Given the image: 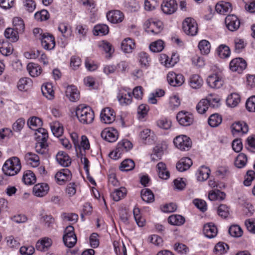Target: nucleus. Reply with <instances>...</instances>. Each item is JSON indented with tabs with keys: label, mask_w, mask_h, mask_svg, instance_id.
<instances>
[{
	"label": "nucleus",
	"mask_w": 255,
	"mask_h": 255,
	"mask_svg": "<svg viewBox=\"0 0 255 255\" xmlns=\"http://www.w3.org/2000/svg\"><path fill=\"white\" fill-rule=\"evenodd\" d=\"M39 39L41 40L42 47L46 50L53 49L55 46L54 37L49 33H43Z\"/></svg>",
	"instance_id": "4468645a"
},
{
	"label": "nucleus",
	"mask_w": 255,
	"mask_h": 255,
	"mask_svg": "<svg viewBox=\"0 0 255 255\" xmlns=\"http://www.w3.org/2000/svg\"><path fill=\"white\" fill-rule=\"evenodd\" d=\"M41 92L43 96L49 100L53 99L54 97L53 86L51 83H47L42 85Z\"/></svg>",
	"instance_id": "7c9ffc66"
},
{
	"label": "nucleus",
	"mask_w": 255,
	"mask_h": 255,
	"mask_svg": "<svg viewBox=\"0 0 255 255\" xmlns=\"http://www.w3.org/2000/svg\"><path fill=\"white\" fill-rule=\"evenodd\" d=\"M225 197L226 194L219 190H212L208 194V198L211 201L223 200Z\"/></svg>",
	"instance_id": "79ce46f5"
},
{
	"label": "nucleus",
	"mask_w": 255,
	"mask_h": 255,
	"mask_svg": "<svg viewBox=\"0 0 255 255\" xmlns=\"http://www.w3.org/2000/svg\"><path fill=\"white\" fill-rule=\"evenodd\" d=\"M156 124L159 128L163 129H168L171 127V122L165 118H162L158 120Z\"/></svg>",
	"instance_id": "052dcab7"
},
{
	"label": "nucleus",
	"mask_w": 255,
	"mask_h": 255,
	"mask_svg": "<svg viewBox=\"0 0 255 255\" xmlns=\"http://www.w3.org/2000/svg\"><path fill=\"white\" fill-rule=\"evenodd\" d=\"M141 197L143 201L151 203L154 201V195L152 192L148 189H142L141 191Z\"/></svg>",
	"instance_id": "de8ad7c7"
},
{
	"label": "nucleus",
	"mask_w": 255,
	"mask_h": 255,
	"mask_svg": "<svg viewBox=\"0 0 255 255\" xmlns=\"http://www.w3.org/2000/svg\"><path fill=\"white\" fill-rule=\"evenodd\" d=\"M47 147V143L46 141H38L35 145V150L36 152L40 154H43L46 152Z\"/></svg>",
	"instance_id": "69168bd1"
},
{
	"label": "nucleus",
	"mask_w": 255,
	"mask_h": 255,
	"mask_svg": "<svg viewBox=\"0 0 255 255\" xmlns=\"http://www.w3.org/2000/svg\"><path fill=\"white\" fill-rule=\"evenodd\" d=\"M49 190L47 184L43 183L36 184L33 189V192L37 197H43L47 194Z\"/></svg>",
	"instance_id": "4be33fe9"
},
{
	"label": "nucleus",
	"mask_w": 255,
	"mask_h": 255,
	"mask_svg": "<svg viewBox=\"0 0 255 255\" xmlns=\"http://www.w3.org/2000/svg\"><path fill=\"white\" fill-rule=\"evenodd\" d=\"M117 146L122 151L123 153L127 152L132 147V144L130 141L128 139H124L119 142Z\"/></svg>",
	"instance_id": "6e6d98bb"
},
{
	"label": "nucleus",
	"mask_w": 255,
	"mask_h": 255,
	"mask_svg": "<svg viewBox=\"0 0 255 255\" xmlns=\"http://www.w3.org/2000/svg\"><path fill=\"white\" fill-rule=\"evenodd\" d=\"M13 29L18 31L20 33L24 32L25 25L23 20L18 17H15L13 19Z\"/></svg>",
	"instance_id": "37998d69"
},
{
	"label": "nucleus",
	"mask_w": 255,
	"mask_h": 255,
	"mask_svg": "<svg viewBox=\"0 0 255 255\" xmlns=\"http://www.w3.org/2000/svg\"><path fill=\"white\" fill-rule=\"evenodd\" d=\"M62 218L64 221H69L72 224L77 222L78 219L77 214L71 213H64L61 215Z\"/></svg>",
	"instance_id": "bf43d9fd"
},
{
	"label": "nucleus",
	"mask_w": 255,
	"mask_h": 255,
	"mask_svg": "<svg viewBox=\"0 0 255 255\" xmlns=\"http://www.w3.org/2000/svg\"><path fill=\"white\" fill-rule=\"evenodd\" d=\"M58 29L62 36L66 38H69L72 34V27L66 23H60Z\"/></svg>",
	"instance_id": "f704fd0d"
},
{
	"label": "nucleus",
	"mask_w": 255,
	"mask_h": 255,
	"mask_svg": "<svg viewBox=\"0 0 255 255\" xmlns=\"http://www.w3.org/2000/svg\"><path fill=\"white\" fill-rule=\"evenodd\" d=\"M175 146L181 150H188L191 147L192 141L190 138L185 135L176 136L173 140Z\"/></svg>",
	"instance_id": "423d86ee"
},
{
	"label": "nucleus",
	"mask_w": 255,
	"mask_h": 255,
	"mask_svg": "<svg viewBox=\"0 0 255 255\" xmlns=\"http://www.w3.org/2000/svg\"><path fill=\"white\" fill-rule=\"evenodd\" d=\"M149 48L153 52H160L164 48V42L161 40H157L150 44Z\"/></svg>",
	"instance_id": "4d7b16f0"
},
{
	"label": "nucleus",
	"mask_w": 255,
	"mask_h": 255,
	"mask_svg": "<svg viewBox=\"0 0 255 255\" xmlns=\"http://www.w3.org/2000/svg\"><path fill=\"white\" fill-rule=\"evenodd\" d=\"M247 62L242 58H236L230 63V69L234 72H242L247 67Z\"/></svg>",
	"instance_id": "ddd939ff"
},
{
	"label": "nucleus",
	"mask_w": 255,
	"mask_h": 255,
	"mask_svg": "<svg viewBox=\"0 0 255 255\" xmlns=\"http://www.w3.org/2000/svg\"><path fill=\"white\" fill-rule=\"evenodd\" d=\"M50 128L53 134L56 137H59L63 133V128L58 122L50 124Z\"/></svg>",
	"instance_id": "603ef678"
},
{
	"label": "nucleus",
	"mask_w": 255,
	"mask_h": 255,
	"mask_svg": "<svg viewBox=\"0 0 255 255\" xmlns=\"http://www.w3.org/2000/svg\"><path fill=\"white\" fill-rule=\"evenodd\" d=\"M31 80L28 78H22L19 80L17 84L19 91H27L31 86Z\"/></svg>",
	"instance_id": "e433bc0d"
},
{
	"label": "nucleus",
	"mask_w": 255,
	"mask_h": 255,
	"mask_svg": "<svg viewBox=\"0 0 255 255\" xmlns=\"http://www.w3.org/2000/svg\"><path fill=\"white\" fill-rule=\"evenodd\" d=\"M198 48L202 54H208L210 51L211 45L206 40H201L198 44Z\"/></svg>",
	"instance_id": "a18cd8bd"
},
{
	"label": "nucleus",
	"mask_w": 255,
	"mask_h": 255,
	"mask_svg": "<svg viewBox=\"0 0 255 255\" xmlns=\"http://www.w3.org/2000/svg\"><path fill=\"white\" fill-rule=\"evenodd\" d=\"M117 99L122 106H127L132 102L131 92L129 89L122 88L119 89Z\"/></svg>",
	"instance_id": "0eeeda50"
},
{
	"label": "nucleus",
	"mask_w": 255,
	"mask_h": 255,
	"mask_svg": "<svg viewBox=\"0 0 255 255\" xmlns=\"http://www.w3.org/2000/svg\"><path fill=\"white\" fill-rule=\"evenodd\" d=\"M234 44L235 51L237 53L241 52L246 45V43L243 39L238 38L235 39Z\"/></svg>",
	"instance_id": "e2e57ef3"
},
{
	"label": "nucleus",
	"mask_w": 255,
	"mask_h": 255,
	"mask_svg": "<svg viewBox=\"0 0 255 255\" xmlns=\"http://www.w3.org/2000/svg\"><path fill=\"white\" fill-rule=\"evenodd\" d=\"M178 123L183 126L191 125L194 121L193 116L188 112L182 111L179 112L176 116Z\"/></svg>",
	"instance_id": "1a4fd4ad"
},
{
	"label": "nucleus",
	"mask_w": 255,
	"mask_h": 255,
	"mask_svg": "<svg viewBox=\"0 0 255 255\" xmlns=\"http://www.w3.org/2000/svg\"><path fill=\"white\" fill-rule=\"evenodd\" d=\"M159 177L163 179H167L170 176L169 172L167 170L166 165L162 162L157 165Z\"/></svg>",
	"instance_id": "c9c22d12"
},
{
	"label": "nucleus",
	"mask_w": 255,
	"mask_h": 255,
	"mask_svg": "<svg viewBox=\"0 0 255 255\" xmlns=\"http://www.w3.org/2000/svg\"><path fill=\"white\" fill-rule=\"evenodd\" d=\"M229 234L234 237H240L243 235V231L238 225H232L229 229Z\"/></svg>",
	"instance_id": "680f3d73"
},
{
	"label": "nucleus",
	"mask_w": 255,
	"mask_h": 255,
	"mask_svg": "<svg viewBox=\"0 0 255 255\" xmlns=\"http://www.w3.org/2000/svg\"><path fill=\"white\" fill-rule=\"evenodd\" d=\"M182 29L185 34L190 36L196 35L198 31L197 23L192 17H187L182 22Z\"/></svg>",
	"instance_id": "20e7f679"
},
{
	"label": "nucleus",
	"mask_w": 255,
	"mask_h": 255,
	"mask_svg": "<svg viewBox=\"0 0 255 255\" xmlns=\"http://www.w3.org/2000/svg\"><path fill=\"white\" fill-rule=\"evenodd\" d=\"M135 47V43L130 38H126L123 40L121 43V48L126 53H130Z\"/></svg>",
	"instance_id": "5701e85b"
},
{
	"label": "nucleus",
	"mask_w": 255,
	"mask_h": 255,
	"mask_svg": "<svg viewBox=\"0 0 255 255\" xmlns=\"http://www.w3.org/2000/svg\"><path fill=\"white\" fill-rule=\"evenodd\" d=\"M145 31L153 35L159 33L163 29L161 21L156 18H151L147 20L144 24Z\"/></svg>",
	"instance_id": "7ed1b4c3"
},
{
	"label": "nucleus",
	"mask_w": 255,
	"mask_h": 255,
	"mask_svg": "<svg viewBox=\"0 0 255 255\" xmlns=\"http://www.w3.org/2000/svg\"><path fill=\"white\" fill-rule=\"evenodd\" d=\"M137 59L141 67L147 68L149 66L151 58L148 54L143 51H141L137 54Z\"/></svg>",
	"instance_id": "c85d7f7f"
},
{
	"label": "nucleus",
	"mask_w": 255,
	"mask_h": 255,
	"mask_svg": "<svg viewBox=\"0 0 255 255\" xmlns=\"http://www.w3.org/2000/svg\"><path fill=\"white\" fill-rule=\"evenodd\" d=\"M203 84V80L198 74H193L189 78V85L192 89H199Z\"/></svg>",
	"instance_id": "393cba45"
},
{
	"label": "nucleus",
	"mask_w": 255,
	"mask_h": 255,
	"mask_svg": "<svg viewBox=\"0 0 255 255\" xmlns=\"http://www.w3.org/2000/svg\"><path fill=\"white\" fill-rule=\"evenodd\" d=\"M203 233L205 236L210 239L215 238L218 233L216 226L212 223L206 224L203 228Z\"/></svg>",
	"instance_id": "aec40b11"
},
{
	"label": "nucleus",
	"mask_w": 255,
	"mask_h": 255,
	"mask_svg": "<svg viewBox=\"0 0 255 255\" xmlns=\"http://www.w3.org/2000/svg\"><path fill=\"white\" fill-rule=\"evenodd\" d=\"M20 33L12 28H7L4 31L5 37L9 40V41L14 42L19 39L18 34Z\"/></svg>",
	"instance_id": "2f4dec72"
},
{
	"label": "nucleus",
	"mask_w": 255,
	"mask_h": 255,
	"mask_svg": "<svg viewBox=\"0 0 255 255\" xmlns=\"http://www.w3.org/2000/svg\"><path fill=\"white\" fill-rule=\"evenodd\" d=\"M23 3L25 10L29 12H33L36 8V3L33 0H25Z\"/></svg>",
	"instance_id": "338daca9"
},
{
	"label": "nucleus",
	"mask_w": 255,
	"mask_h": 255,
	"mask_svg": "<svg viewBox=\"0 0 255 255\" xmlns=\"http://www.w3.org/2000/svg\"><path fill=\"white\" fill-rule=\"evenodd\" d=\"M210 106L208 99H202L196 106V110L200 114H204Z\"/></svg>",
	"instance_id": "c03bdc74"
},
{
	"label": "nucleus",
	"mask_w": 255,
	"mask_h": 255,
	"mask_svg": "<svg viewBox=\"0 0 255 255\" xmlns=\"http://www.w3.org/2000/svg\"><path fill=\"white\" fill-rule=\"evenodd\" d=\"M219 56L222 58H228L231 54L230 48L226 45H221L217 49Z\"/></svg>",
	"instance_id": "09e8293b"
},
{
	"label": "nucleus",
	"mask_w": 255,
	"mask_h": 255,
	"mask_svg": "<svg viewBox=\"0 0 255 255\" xmlns=\"http://www.w3.org/2000/svg\"><path fill=\"white\" fill-rule=\"evenodd\" d=\"M185 218L180 215H172L168 218L169 224L174 226H181L185 223Z\"/></svg>",
	"instance_id": "58836bf2"
},
{
	"label": "nucleus",
	"mask_w": 255,
	"mask_h": 255,
	"mask_svg": "<svg viewBox=\"0 0 255 255\" xmlns=\"http://www.w3.org/2000/svg\"><path fill=\"white\" fill-rule=\"evenodd\" d=\"M177 8L178 4L175 0H164L161 4V10L166 14L174 13Z\"/></svg>",
	"instance_id": "9b49d317"
},
{
	"label": "nucleus",
	"mask_w": 255,
	"mask_h": 255,
	"mask_svg": "<svg viewBox=\"0 0 255 255\" xmlns=\"http://www.w3.org/2000/svg\"><path fill=\"white\" fill-rule=\"evenodd\" d=\"M108 20L112 23L121 22L124 19V15L120 10H115L109 11L107 14Z\"/></svg>",
	"instance_id": "6ab92c4d"
},
{
	"label": "nucleus",
	"mask_w": 255,
	"mask_h": 255,
	"mask_svg": "<svg viewBox=\"0 0 255 255\" xmlns=\"http://www.w3.org/2000/svg\"><path fill=\"white\" fill-rule=\"evenodd\" d=\"M24 159L27 163L33 167H37L40 163L39 157L35 153L27 152L24 155Z\"/></svg>",
	"instance_id": "cd10ccee"
},
{
	"label": "nucleus",
	"mask_w": 255,
	"mask_h": 255,
	"mask_svg": "<svg viewBox=\"0 0 255 255\" xmlns=\"http://www.w3.org/2000/svg\"><path fill=\"white\" fill-rule=\"evenodd\" d=\"M65 93L66 97L71 102H76L80 99L79 91L75 86H68L66 88Z\"/></svg>",
	"instance_id": "a211bd4d"
},
{
	"label": "nucleus",
	"mask_w": 255,
	"mask_h": 255,
	"mask_svg": "<svg viewBox=\"0 0 255 255\" xmlns=\"http://www.w3.org/2000/svg\"><path fill=\"white\" fill-rule=\"evenodd\" d=\"M71 174L68 169H63L58 172L55 175V178L57 183L62 185L65 182L71 179Z\"/></svg>",
	"instance_id": "f3484780"
},
{
	"label": "nucleus",
	"mask_w": 255,
	"mask_h": 255,
	"mask_svg": "<svg viewBox=\"0 0 255 255\" xmlns=\"http://www.w3.org/2000/svg\"><path fill=\"white\" fill-rule=\"evenodd\" d=\"M240 101V96L238 94L234 93L228 96L226 99V103L228 106L234 108L239 104Z\"/></svg>",
	"instance_id": "473e14b6"
},
{
	"label": "nucleus",
	"mask_w": 255,
	"mask_h": 255,
	"mask_svg": "<svg viewBox=\"0 0 255 255\" xmlns=\"http://www.w3.org/2000/svg\"><path fill=\"white\" fill-rule=\"evenodd\" d=\"M35 134L37 141H43L47 142L48 134L47 130L43 128H38L35 130Z\"/></svg>",
	"instance_id": "864d4df0"
},
{
	"label": "nucleus",
	"mask_w": 255,
	"mask_h": 255,
	"mask_svg": "<svg viewBox=\"0 0 255 255\" xmlns=\"http://www.w3.org/2000/svg\"><path fill=\"white\" fill-rule=\"evenodd\" d=\"M167 80L171 86L178 87L184 83L185 78L184 76L180 73L170 71L167 75Z\"/></svg>",
	"instance_id": "6e6552de"
},
{
	"label": "nucleus",
	"mask_w": 255,
	"mask_h": 255,
	"mask_svg": "<svg viewBox=\"0 0 255 255\" xmlns=\"http://www.w3.org/2000/svg\"><path fill=\"white\" fill-rule=\"evenodd\" d=\"M209 87L213 89L221 88L224 83V77L222 72H218L209 75L207 79Z\"/></svg>",
	"instance_id": "39448f33"
},
{
	"label": "nucleus",
	"mask_w": 255,
	"mask_h": 255,
	"mask_svg": "<svg viewBox=\"0 0 255 255\" xmlns=\"http://www.w3.org/2000/svg\"><path fill=\"white\" fill-rule=\"evenodd\" d=\"M109 31L108 26L106 24H97L94 26L93 32L95 35H105L108 33Z\"/></svg>",
	"instance_id": "a19ab883"
},
{
	"label": "nucleus",
	"mask_w": 255,
	"mask_h": 255,
	"mask_svg": "<svg viewBox=\"0 0 255 255\" xmlns=\"http://www.w3.org/2000/svg\"><path fill=\"white\" fill-rule=\"evenodd\" d=\"M225 23L228 29L234 31L237 30L240 26V21L235 15H228L225 18Z\"/></svg>",
	"instance_id": "dca6fc26"
},
{
	"label": "nucleus",
	"mask_w": 255,
	"mask_h": 255,
	"mask_svg": "<svg viewBox=\"0 0 255 255\" xmlns=\"http://www.w3.org/2000/svg\"><path fill=\"white\" fill-rule=\"evenodd\" d=\"M34 17L37 20H46L49 18V14L47 10L43 9L39 12H36Z\"/></svg>",
	"instance_id": "774afa93"
},
{
	"label": "nucleus",
	"mask_w": 255,
	"mask_h": 255,
	"mask_svg": "<svg viewBox=\"0 0 255 255\" xmlns=\"http://www.w3.org/2000/svg\"><path fill=\"white\" fill-rule=\"evenodd\" d=\"M27 125L33 130H36V128L42 125V121L40 119L33 117L27 121Z\"/></svg>",
	"instance_id": "5fc2aeb1"
},
{
	"label": "nucleus",
	"mask_w": 255,
	"mask_h": 255,
	"mask_svg": "<svg viewBox=\"0 0 255 255\" xmlns=\"http://www.w3.org/2000/svg\"><path fill=\"white\" fill-rule=\"evenodd\" d=\"M63 240L65 245L68 248L73 247L77 242V238L76 236L73 237H63Z\"/></svg>",
	"instance_id": "0e129e2a"
},
{
	"label": "nucleus",
	"mask_w": 255,
	"mask_h": 255,
	"mask_svg": "<svg viewBox=\"0 0 255 255\" xmlns=\"http://www.w3.org/2000/svg\"><path fill=\"white\" fill-rule=\"evenodd\" d=\"M76 115L79 122L83 124H90L94 119V113L88 106L79 105L76 110Z\"/></svg>",
	"instance_id": "f257e3e1"
},
{
	"label": "nucleus",
	"mask_w": 255,
	"mask_h": 255,
	"mask_svg": "<svg viewBox=\"0 0 255 255\" xmlns=\"http://www.w3.org/2000/svg\"><path fill=\"white\" fill-rule=\"evenodd\" d=\"M247 162V157L246 155L243 153H241L238 155L235 161V164L238 168H241L244 167Z\"/></svg>",
	"instance_id": "8fccbe9b"
},
{
	"label": "nucleus",
	"mask_w": 255,
	"mask_h": 255,
	"mask_svg": "<svg viewBox=\"0 0 255 255\" xmlns=\"http://www.w3.org/2000/svg\"><path fill=\"white\" fill-rule=\"evenodd\" d=\"M27 69L31 77H35L39 75L42 71L41 68L37 64L29 63L27 65Z\"/></svg>",
	"instance_id": "72a5a7b5"
},
{
	"label": "nucleus",
	"mask_w": 255,
	"mask_h": 255,
	"mask_svg": "<svg viewBox=\"0 0 255 255\" xmlns=\"http://www.w3.org/2000/svg\"><path fill=\"white\" fill-rule=\"evenodd\" d=\"M222 121V117L218 114L212 115L208 119V124L212 127H218Z\"/></svg>",
	"instance_id": "49530a36"
},
{
	"label": "nucleus",
	"mask_w": 255,
	"mask_h": 255,
	"mask_svg": "<svg viewBox=\"0 0 255 255\" xmlns=\"http://www.w3.org/2000/svg\"><path fill=\"white\" fill-rule=\"evenodd\" d=\"M127 194V190L124 187L115 189L111 194V196L115 201H119L123 198Z\"/></svg>",
	"instance_id": "4c0bfd02"
},
{
	"label": "nucleus",
	"mask_w": 255,
	"mask_h": 255,
	"mask_svg": "<svg viewBox=\"0 0 255 255\" xmlns=\"http://www.w3.org/2000/svg\"><path fill=\"white\" fill-rule=\"evenodd\" d=\"M192 164L191 159L188 157L181 158L176 164V168L180 172L188 169Z\"/></svg>",
	"instance_id": "bb28decb"
},
{
	"label": "nucleus",
	"mask_w": 255,
	"mask_h": 255,
	"mask_svg": "<svg viewBox=\"0 0 255 255\" xmlns=\"http://www.w3.org/2000/svg\"><path fill=\"white\" fill-rule=\"evenodd\" d=\"M100 118L102 122L106 124H110L115 121L116 114L111 108H105L101 112Z\"/></svg>",
	"instance_id": "9d476101"
},
{
	"label": "nucleus",
	"mask_w": 255,
	"mask_h": 255,
	"mask_svg": "<svg viewBox=\"0 0 255 255\" xmlns=\"http://www.w3.org/2000/svg\"><path fill=\"white\" fill-rule=\"evenodd\" d=\"M22 180L27 185H31L36 182V177L30 170H26L23 173Z\"/></svg>",
	"instance_id": "ea45409f"
},
{
	"label": "nucleus",
	"mask_w": 255,
	"mask_h": 255,
	"mask_svg": "<svg viewBox=\"0 0 255 255\" xmlns=\"http://www.w3.org/2000/svg\"><path fill=\"white\" fill-rule=\"evenodd\" d=\"M101 135L105 140L110 142H113L117 140L119 133L116 129L113 128H105L101 132Z\"/></svg>",
	"instance_id": "f8f14e48"
},
{
	"label": "nucleus",
	"mask_w": 255,
	"mask_h": 255,
	"mask_svg": "<svg viewBox=\"0 0 255 255\" xmlns=\"http://www.w3.org/2000/svg\"><path fill=\"white\" fill-rule=\"evenodd\" d=\"M12 47L7 42H0V52L3 55H9L12 52Z\"/></svg>",
	"instance_id": "13d9d810"
},
{
	"label": "nucleus",
	"mask_w": 255,
	"mask_h": 255,
	"mask_svg": "<svg viewBox=\"0 0 255 255\" xmlns=\"http://www.w3.org/2000/svg\"><path fill=\"white\" fill-rule=\"evenodd\" d=\"M215 9L218 13L225 14L232 11V4L228 2L221 1L216 4Z\"/></svg>",
	"instance_id": "412c9836"
},
{
	"label": "nucleus",
	"mask_w": 255,
	"mask_h": 255,
	"mask_svg": "<svg viewBox=\"0 0 255 255\" xmlns=\"http://www.w3.org/2000/svg\"><path fill=\"white\" fill-rule=\"evenodd\" d=\"M52 244V242L50 239L44 238L36 243V249L41 252H45L51 247Z\"/></svg>",
	"instance_id": "a878e982"
},
{
	"label": "nucleus",
	"mask_w": 255,
	"mask_h": 255,
	"mask_svg": "<svg viewBox=\"0 0 255 255\" xmlns=\"http://www.w3.org/2000/svg\"><path fill=\"white\" fill-rule=\"evenodd\" d=\"M56 159L58 163L63 167H68L71 163L69 156L64 151H59L56 155Z\"/></svg>",
	"instance_id": "b1692460"
},
{
	"label": "nucleus",
	"mask_w": 255,
	"mask_h": 255,
	"mask_svg": "<svg viewBox=\"0 0 255 255\" xmlns=\"http://www.w3.org/2000/svg\"><path fill=\"white\" fill-rule=\"evenodd\" d=\"M210 169L205 166H201L198 170L197 173V178L199 181H204L209 177Z\"/></svg>",
	"instance_id": "c756f323"
},
{
	"label": "nucleus",
	"mask_w": 255,
	"mask_h": 255,
	"mask_svg": "<svg viewBox=\"0 0 255 255\" xmlns=\"http://www.w3.org/2000/svg\"><path fill=\"white\" fill-rule=\"evenodd\" d=\"M134 166V162L133 160L127 159L121 163L120 168L122 171H128L133 169Z\"/></svg>",
	"instance_id": "3c124183"
},
{
	"label": "nucleus",
	"mask_w": 255,
	"mask_h": 255,
	"mask_svg": "<svg viewBox=\"0 0 255 255\" xmlns=\"http://www.w3.org/2000/svg\"><path fill=\"white\" fill-rule=\"evenodd\" d=\"M21 168L20 160L17 157H12L5 161L2 166V171L7 176H14Z\"/></svg>",
	"instance_id": "f03ea898"
},
{
	"label": "nucleus",
	"mask_w": 255,
	"mask_h": 255,
	"mask_svg": "<svg viewBox=\"0 0 255 255\" xmlns=\"http://www.w3.org/2000/svg\"><path fill=\"white\" fill-rule=\"evenodd\" d=\"M232 132L234 135H243L248 132L249 128L244 122H237L232 124Z\"/></svg>",
	"instance_id": "2eb2a0df"
}]
</instances>
